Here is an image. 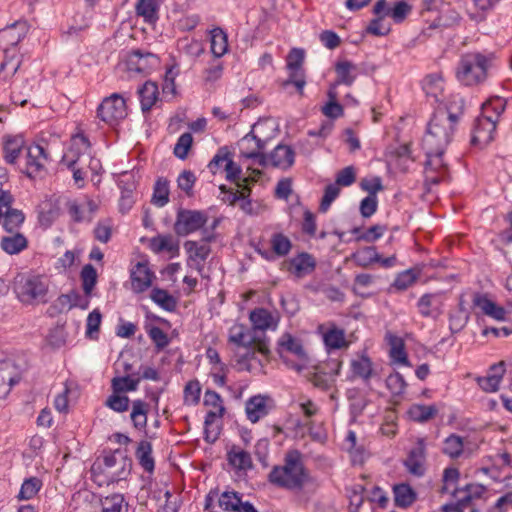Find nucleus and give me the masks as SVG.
<instances>
[{
	"mask_svg": "<svg viewBox=\"0 0 512 512\" xmlns=\"http://www.w3.org/2000/svg\"><path fill=\"white\" fill-rule=\"evenodd\" d=\"M351 370L355 376L367 382L373 375L372 361L367 355H362L359 359L352 360Z\"/></svg>",
	"mask_w": 512,
	"mask_h": 512,
	"instance_id": "obj_39",
	"label": "nucleus"
},
{
	"mask_svg": "<svg viewBox=\"0 0 512 512\" xmlns=\"http://www.w3.org/2000/svg\"><path fill=\"white\" fill-rule=\"evenodd\" d=\"M168 201L169 182L165 178H158L154 185L151 202L157 207H163Z\"/></svg>",
	"mask_w": 512,
	"mask_h": 512,
	"instance_id": "obj_43",
	"label": "nucleus"
},
{
	"mask_svg": "<svg viewBox=\"0 0 512 512\" xmlns=\"http://www.w3.org/2000/svg\"><path fill=\"white\" fill-rule=\"evenodd\" d=\"M203 237L201 242L197 241H186L184 243V248L189 255V259L196 263H203L208 258L211 248L208 243L212 242L215 239V234L208 232L207 230H203Z\"/></svg>",
	"mask_w": 512,
	"mask_h": 512,
	"instance_id": "obj_10",
	"label": "nucleus"
},
{
	"mask_svg": "<svg viewBox=\"0 0 512 512\" xmlns=\"http://www.w3.org/2000/svg\"><path fill=\"white\" fill-rule=\"evenodd\" d=\"M315 266L314 257L307 252L299 253L287 262V270L298 278L312 273Z\"/></svg>",
	"mask_w": 512,
	"mask_h": 512,
	"instance_id": "obj_14",
	"label": "nucleus"
},
{
	"mask_svg": "<svg viewBox=\"0 0 512 512\" xmlns=\"http://www.w3.org/2000/svg\"><path fill=\"white\" fill-rule=\"evenodd\" d=\"M406 386L407 383L399 372L392 373L386 378V387L394 396H401Z\"/></svg>",
	"mask_w": 512,
	"mask_h": 512,
	"instance_id": "obj_59",
	"label": "nucleus"
},
{
	"mask_svg": "<svg viewBox=\"0 0 512 512\" xmlns=\"http://www.w3.org/2000/svg\"><path fill=\"white\" fill-rule=\"evenodd\" d=\"M394 504L398 508L410 507L417 498L416 492L407 483L396 484L393 487Z\"/></svg>",
	"mask_w": 512,
	"mask_h": 512,
	"instance_id": "obj_26",
	"label": "nucleus"
},
{
	"mask_svg": "<svg viewBox=\"0 0 512 512\" xmlns=\"http://www.w3.org/2000/svg\"><path fill=\"white\" fill-rule=\"evenodd\" d=\"M242 503V496L236 491H225L218 496V504L226 512H237Z\"/></svg>",
	"mask_w": 512,
	"mask_h": 512,
	"instance_id": "obj_42",
	"label": "nucleus"
},
{
	"mask_svg": "<svg viewBox=\"0 0 512 512\" xmlns=\"http://www.w3.org/2000/svg\"><path fill=\"white\" fill-rule=\"evenodd\" d=\"M455 127L456 124L447 119L446 112L439 108L434 112L433 117L428 123L427 129L437 133V135L441 136L442 139H446L451 142L455 132Z\"/></svg>",
	"mask_w": 512,
	"mask_h": 512,
	"instance_id": "obj_12",
	"label": "nucleus"
},
{
	"mask_svg": "<svg viewBox=\"0 0 512 512\" xmlns=\"http://www.w3.org/2000/svg\"><path fill=\"white\" fill-rule=\"evenodd\" d=\"M485 492V487L482 484L469 483L463 487H455L451 491L452 497H460L462 502L468 507L472 504V500L479 499Z\"/></svg>",
	"mask_w": 512,
	"mask_h": 512,
	"instance_id": "obj_23",
	"label": "nucleus"
},
{
	"mask_svg": "<svg viewBox=\"0 0 512 512\" xmlns=\"http://www.w3.org/2000/svg\"><path fill=\"white\" fill-rule=\"evenodd\" d=\"M421 270L422 268L417 265L399 273L392 287L408 288L415 283L416 279L420 276Z\"/></svg>",
	"mask_w": 512,
	"mask_h": 512,
	"instance_id": "obj_46",
	"label": "nucleus"
},
{
	"mask_svg": "<svg viewBox=\"0 0 512 512\" xmlns=\"http://www.w3.org/2000/svg\"><path fill=\"white\" fill-rule=\"evenodd\" d=\"M141 110L143 113L149 112L158 100L159 90L155 82L146 81L139 89Z\"/></svg>",
	"mask_w": 512,
	"mask_h": 512,
	"instance_id": "obj_24",
	"label": "nucleus"
},
{
	"mask_svg": "<svg viewBox=\"0 0 512 512\" xmlns=\"http://www.w3.org/2000/svg\"><path fill=\"white\" fill-rule=\"evenodd\" d=\"M103 465L111 473L113 481L125 480L131 473L132 459L127 456L126 451L116 449L104 452Z\"/></svg>",
	"mask_w": 512,
	"mask_h": 512,
	"instance_id": "obj_5",
	"label": "nucleus"
},
{
	"mask_svg": "<svg viewBox=\"0 0 512 512\" xmlns=\"http://www.w3.org/2000/svg\"><path fill=\"white\" fill-rule=\"evenodd\" d=\"M22 56L16 48H5L4 59L0 64V77L7 80L15 75L21 66Z\"/></svg>",
	"mask_w": 512,
	"mask_h": 512,
	"instance_id": "obj_18",
	"label": "nucleus"
},
{
	"mask_svg": "<svg viewBox=\"0 0 512 512\" xmlns=\"http://www.w3.org/2000/svg\"><path fill=\"white\" fill-rule=\"evenodd\" d=\"M152 452V444L147 440H141L135 450V457L139 465L148 473H153L155 469V460Z\"/></svg>",
	"mask_w": 512,
	"mask_h": 512,
	"instance_id": "obj_28",
	"label": "nucleus"
},
{
	"mask_svg": "<svg viewBox=\"0 0 512 512\" xmlns=\"http://www.w3.org/2000/svg\"><path fill=\"white\" fill-rule=\"evenodd\" d=\"M21 378L22 370L12 360L0 361V399L6 398Z\"/></svg>",
	"mask_w": 512,
	"mask_h": 512,
	"instance_id": "obj_8",
	"label": "nucleus"
},
{
	"mask_svg": "<svg viewBox=\"0 0 512 512\" xmlns=\"http://www.w3.org/2000/svg\"><path fill=\"white\" fill-rule=\"evenodd\" d=\"M102 512H127V506L124 505V496L113 494L105 497L101 501Z\"/></svg>",
	"mask_w": 512,
	"mask_h": 512,
	"instance_id": "obj_52",
	"label": "nucleus"
},
{
	"mask_svg": "<svg viewBox=\"0 0 512 512\" xmlns=\"http://www.w3.org/2000/svg\"><path fill=\"white\" fill-rule=\"evenodd\" d=\"M267 398L262 395H256L250 397L245 404V412L247 418L252 422L256 423L261 418L268 414V407L266 404Z\"/></svg>",
	"mask_w": 512,
	"mask_h": 512,
	"instance_id": "obj_22",
	"label": "nucleus"
},
{
	"mask_svg": "<svg viewBox=\"0 0 512 512\" xmlns=\"http://www.w3.org/2000/svg\"><path fill=\"white\" fill-rule=\"evenodd\" d=\"M271 247L278 256H285L290 252L292 244L284 234L275 233L271 237Z\"/></svg>",
	"mask_w": 512,
	"mask_h": 512,
	"instance_id": "obj_55",
	"label": "nucleus"
},
{
	"mask_svg": "<svg viewBox=\"0 0 512 512\" xmlns=\"http://www.w3.org/2000/svg\"><path fill=\"white\" fill-rule=\"evenodd\" d=\"M465 102L460 95H451L443 111L449 121L457 124L464 111Z\"/></svg>",
	"mask_w": 512,
	"mask_h": 512,
	"instance_id": "obj_38",
	"label": "nucleus"
},
{
	"mask_svg": "<svg viewBox=\"0 0 512 512\" xmlns=\"http://www.w3.org/2000/svg\"><path fill=\"white\" fill-rule=\"evenodd\" d=\"M178 45L184 53L193 57H198L204 52L203 43L196 39L184 37L179 40Z\"/></svg>",
	"mask_w": 512,
	"mask_h": 512,
	"instance_id": "obj_60",
	"label": "nucleus"
},
{
	"mask_svg": "<svg viewBox=\"0 0 512 512\" xmlns=\"http://www.w3.org/2000/svg\"><path fill=\"white\" fill-rule=\"evenodd\" d=\"M102 315L98 309L91 311L87 317L86 336L90 339H97L101 325Z\"/></svg>",
	"mask_w": 512,
	"mask_h": 512,
	"instance_id": "obj_61",
	"label": "nucleus"
},
{
	"mask_svg": "<svg viewBox=\"0 0 512 512\" xmlns=\"http://www.w3.org/2000/svg\"><path fill=\"white\" fill-rule=\"evenodd\" d=\"M126 115V102L118 93H113L104 98L97 108L98 118L109 125L118 123L120 120L124 119Z\"/></svg>",
	"mask_w": 512,
	"mask_h": 512,
	"instance_id": "obj_4",
	"label": "nucleus"
},
{
	"mask_svg": "<svg viewBox=\"0 0 512 512\" xmlns=\"http://www.w3.org/2000/svg\"><path fill=\"white\" fill-rule=\"evenodd\" d=\"M48 290H14L16 297L24 304H38L46 302Z\"/></svg>",
	"mask_w": 512,
	"mask_h": 512,
	"instance_id": "obj_49",
	"label": "nucleus"
},
{
	"mask_svg": "<svg viewBox=\"0 0 512 512\" xmlns=\"http://www.w3.org/2000/svg\"><path fill=\"white\" fill-rule=\"evenodd\" d=\"M76 290H71L68 294L60 295L57 300L49 307L48 312L51 316L55 314L69 311L75 306H79L82 309H86L88 302L84 304L78 303L79 296L75 293Z\"/></svg>",
	"mask_w": 512,
	"mask_h": 512,
	"instance_id": "obj_21",
	"label": "nucleus"
},
{
	"mask_svg": "<svg viewBox=\"0 0 512 512\" xmlns=\"http://www.w3.org/2000/svg\"><path fill=\"white\" fill-rule=\"evenodd\" d=\"M427 160L425 162V181L437 185L439 184L445 173L446 165L443 162V154H426Z\"/></svg>",
	"mask_w": 512,
	"mask_h": 512,
	"instance_id": "obj_13",
	"label": "nucleus"
},
{
	"mask_svg": "<svg viewBox=\"0 0 512 512\" xmlns=\"http://www.w3.org/2000/svg\"><path fill=\"white\" fill-rule=\"evenodd\" d=\"M130 399L128 396L123 395L121 392H114L106 399L105 406L111 410L122 413L128 410Z\"/></svg>",
	"mask_w": 512,
	"mask_h": 512,
	"instance_id": "obj_50",
	"label": "nucleus"
},
{
	"mask_svg": "<svg viewBox=\"0 0 512 512\" xmlns=\"http://www.w3.org/2000/svg\"><path fill=\"white\" fill-rule=\"evenodd\" d=\"M279 346L296 355L299 359L307 360V354L301 341L293 337L291 334H284L279 340Z\"/></svg>",
	"mask_w": 512,
	"mask_h": 512,
	"instance_id": "obj_40",
	"label": "nucleus"
},
{
	"mask_svg": "<svg viewBox=\"0 0 512 512\" xmlns=\"http://www.w3.org/2000/svg\"><path fill=\"white\" fill-rule=\"evenodd\" d=\"M42 481L37 477H30L23 481L17 498L19 500L32 499L41 489Z\"/></svg>",
	"mask_w": 512,
	"mask_h": 512,
	"instance_id": "obj_47",
	"label": "nucleus"
},
{
	"mask_svg": "<svg viewBox=\"0 0 512 512\" xmlns=\"http://www.w3.org/2000/svg\"><path fill=\"white\" fill-rule=\"evenodd\" d=\"M14 201L8 203H0V224L5 232L19 231L25 221V214L22 210L12 207Z\"/></svg>",
	"mask_w": 512,
	"mask_h": 512,
	"instance_id": "obj_11",
	"label": "nucleus"
},
{
	"mask_svg": "<svg viewBox=\"0 0 512 512\" xmlns=\"http://www.w3.org/2000/svg\"><path fill=\"white\" fill-rule=\"evenodd\" d=\"M225 412V407H220V410L214 411L210 410L206 413L204 420V440L213 444L217 441L220 435V431L218 428H212L213 423L217 418H222Z\"/></svg>",
	"mask_w": 512,
	"mask_h": 512,
	"instance_id": "obj_32",
	"label": "nucleus"
},
{
	"mask_svg": "<svg viewBox=\"0 0 512 512\" xmlns=\"http://www.w3.org/2000/svg\"><path fill=\"white\" fill-rule=\"evenodd\" d=\"M228 342L242 348L252 346L256 342V334L244 324L235 323L229 328Z\"/></svg>",
	"mask_w": 512,
	"mask_h": 512,
	"instance_id": "obj_15",
	"label": "nucleus"
},
{
	"mask_svg": "<svg viewBox=\"0 0 512 512\" xmlns=\"http://www.w3.org/2000/svg\"><path fill=\"white\" fill-rule=\"evenodd\" d=\"M464 439L457 434H450L443 443L442 452L451 459H457L463 454Z\"/></svg>",
	"mask_w": 512,
	"mask_h": 512,
	"instance_id": "obj_37",
	"label": "nucleus"
},
{
	"mask_svg": "<svg viewBox=\"0 0 512 512\" xmlns=\"http://www.w3.org/2000/svg\"><path fill=\"white\" fill-rule=\"evenodd\" d=\"M227 460L231 466L237 470H250L253 468L252 457L249 452L239 449L237 446L232 448L227 453Z\"/></svg>",
	"mask_w": 512,
	"mask_h": 512,
	"instance_id": "obj_29",
	"label": "nucleus"
},
{
	"mask_svg": "<svg viewBox=\"0 0 512 512\" xmlns=\"http://www.w3.org/2000/svg\"><path fill=\"white\" fill-rule=\"evenodd\" d=\"M24 146V139L22 136L16 135L11 136L7 135L3 137V153L4 159L7 163H14L18 158L19 153L21 152Z\"/></svg>",
	"mask_w": 512,
	"mask_h": 512,
	"instance_id": "obj_30",
	"label": "nucleus"
},
{
	"mask_svg": "<svg viewBox=\"0 0 512 512\" xmlns=\"http://www.w3.org/2000/svg\"><path fill=\"white\" fill-rule=\"evenodd\" d=\"M47 161L48 155L44 147L39 144L31 145L27 148L25 168L21 171L27 177L34 179L44 171Z\"/></svg>",
	"mask_w": 512,
	"mask_h": 512,
	"instance_id": "obj_7",
	"label": "nucleus"
},
{
	"mask_svg": "<svg viewBox=\"0 0 512 512\" xmlns=\"http://www.w3.org/2000/svg\"><path fill=\"white\" fill-rule=\"evenodd\" d=\"M167 292L168 290H151L150 298L165 311L173 312L177 307V300Z\"/></svg>",
	"mask_w": 512,
	"mask_h": 512,
	"instance_id": "obj_45",
	"label": "nucleus"
},
{
	"mask_svg": "<svg viewBox=\"0 0 512 512\" xmlns=\"http://www.w3.org/2000/svg\"><path fill=\"white\" fill-rule=\"evenodd\" d=\"M150 248L155 253L162 251L173 252L178 249L170 235H158L150 240Z\"/></svg>",
	"mask_w": 512,
	"mask_h": 512,
	"instance_id": "obj_51",
	"label": "nucleus"
},
{
	"mask_svg": "<svg viewBox=\"0 0 512 512\" xmlns=\"http://www.w3.org/2000/svg\"><path fill=\"white\" fill-rule=\"evenodd\" d=\"M148 336L155 344L157 350H162L169 344L168 335L158 326L151 327L148 331Z\"/></svg>",
	"mask_w": 512,
	"mask_h": 512,
	"instance_id": "obj_63",
	"label": "nucleus"
},
{
	"mask_svg": "<svg viewBox=\"0 0 512 512\" xmlns=\"http://www.w3.org/2000/svg\"><path fill=\"white\" fill-rule=\"evenodd\" d=\"M412 6L404 1H397L391 8L389 12V17L397 24L402 23L407 16L411 13Z\"/></svg>",
	"mask_w": 512,
	"mask_h": 512,
	"instance_id": "obj_56",
	"label": "nucleus"
},
{
	"mask_svg": "<svg viewBox=\"0 0 512 512\" xmlns=\"http://www.w3.org/2000/svg\"><path fill=\"white\" fill-rule=\"evenodd\" d=\"M295 152L291 146L278 144L270 153L271 166L286 170L294 164Z\"/></svg>",
	"mask_w": 512,
	"mask_h": 512,
	"instance_id": "obj_19",
	"label": "nucleus"
},
{
	"mask_svg": "<svg viewBox=\"0 0 512 512\" xmlns=\"http://www.w3.org/2000/svg\"><path fill=\"white\" fill-rule=\"evenodd\" d=\"M44 278L40 275H31V274H18L14 278V284L21 286V288H45Z\"/></svg>",
	"mask_w": 512,
	"mask_h": 512,
	"instance_id": "obj_53",
	"label": "nucleus"
},
{
	"mask_svg": "<svg viewBox=\"0 0 512 512\" xmlns=\"http://www.w3.org/2000/svg\"><path fill=\"white\" fill-rule=\"evenodd\" d=\"M324 343L330 349H340L346 346L345 334L342 329H330L324 335Z\"/></svg>",
	"mask_w": 512,
	"mask_h": 512,
	"instance_id": "obj_54",
	"label": "nucleus"
},
{
	"mask_svg": "<svg viewBox=\"0 0 512 512\" xmlns=\"http://www.w3.org/2000/svg\"><path fill=\"white\" fill-rule=\"evenodd\" d=\"M336 80L334 87L338 85L352 86L357 77V66L349 60H340L335 63Z\"/></svg>",
	"mask_w": 512,
	"mask_h": 512,
	"instance_id": "obj_20",
	"label": "nucleus"
},
{
	"mask_svg": "<svg viewBox=\"0 0 512 512\" xmlns=\"http://www.w3.org/2000/svg\"><path fill=\"white\" fill-rule=\"evenodd\" d=\"M208 222V215L200 210L179 209L174 231L178 236H187L202 229Z\"/></svg>",
	"mask_w": 512,
	"mask_h": 512,
	"instance_id": "obj_3",
	"label": "nucleus"
},
{
	"mask_svg": "<svg viewBox=\"0 0 512 512\" xmlns=\"http://www.w3.org/2000/svg\"><path fill=\"white\" fill-rule=\"evenodd\" d=\"M158 9L159 6L156 0H138L135 6L136 14L143 17L144 21L149 24L158 20Z\"/></svg>",
	"mask_w": 512,
	"mask_h": 512,
	"instance_id": "obj_34",
	"label": "nucleus"
},
{
	"mask_svg": "<svg viewBox=\"0 0 512 512\" xmlns=\"http://www.w3.org/2000/svg\"><path fill=\"white\" fill-rule=\"evenodd\" d=\"M438 410L435 405H413L409 409V415L412 420L424 423L428 420L432 419L436 414Z\"/></svg>",
	"mask_w": 512,
	"mask_h": 512,
	"instance_id": "obj_44",
	"label": "nucleus"
},
{
	"mask_svg": "<svg viewBox=\"0 0 512 512\" xmlns=\"http://www.w3.org/2000/svg\"><path fill=\"white\" fill-rule=\"evenodd\" d=\"M460 20V14L447 3V5L442 8V11H439L438 17L422 30V35L424 37H431L433 31L440 30L441 32L444 28L459 25Z\"/></svg>",
	"mask_w": 512,
	"mask_h": 512,
	"instance_id": "obj_9",
	"label": "nucleus"
},
{
	"mask_svg": "<svg viewBox=\"0 0 512 512\" xmlns=\"http://www.w3.org/2000/svg\"><path fill=\"white\" fill-rule=\"evenodd\" d=\"M28 31V24L26 21H16L7 26L2 32L1 36L7 40L9 48H16V45L23 39Z\"/></svg>",
	"mask_w": 512,
	"mask_h": 512,
	"instance_id": "obj_27",
	"label": "nucleus"
},
{
	"mask_svg": "<svg viewBox=\"0 0 512 512\" xmlns=\"http://www.w3.org/2000/svg\"><path fill=\"white\" fill-rule=\"evenodd\" d=\"M473 305L479 308L480 311L497 321H504L506 319V311L502 306L497 305L494 301L482 296L478 293L473 295Z\"/></svg>",
	"mask_w": 512,
	"mask_h": 512,
	"instance_id": "obj_16",
	"label": "nucleus"
},
{
	"mask_svg": "<svg viewBox=\"0 0 512 512\" xmlns=\"http://www.w3.org/2000/svg\"><path fill=\"white\" fill-rule=\"evenodd\" d=\"M495 60L493 53L469 52L461 56L456 77L465 86L483 83L492 69Z\"/></svg>",
	"mask_w": 512,
	"mask_h": 512,
	"instance_id": "obj_2",
	"label": "nucleus"
},
{
	"mask_svg": "<svg viewBox=\"0 0 512 512\" xmlns=\"http://www.w3.org/2000/svg\"><path fill=\"white\" fill-rule=\"evenodd\" d=\"M148 411L149 405L145 401L137 399L132 402L130 419L136 429L143 430L146 428Z\"/></svg>",
	"mask_w": 512,
	"mask_h": 512,
	"instance_id": "obj_33",
	"label": "nucleus"
},
{
	"mask_svg": "<svg viewBox=\"0 0 512 512\" xmlns=\"http://www.w3.org/2000/svg\"><path fill=\"white\" fill-rule=\"evenodd\" d=\"M422 88L428 97H433L439 102L443 92V79L438 74L428 75L422 82Z\"/></svg>",
	"mask_w": 512,
	"mask_h": 512,
	"instance_id": "obj_35",
	"label": "nucleus"
},
{
	"mask_svg": "<svg viewBox=\"0 0 512 512\" xmlns=\"http://www.w3.org/2000/svg\"><path fill=\"white\" fill-rule=\"evenodd\" d=\"M250 321L256 333L257 330L264 331L268 329L273 323V317L268 310L258 308L250 313Z\"/></svg>",
	"mask_w": 512,
	"mask_h": 512,
	"instance_id": "obj_41",
	"label": "nucleus"
},
{
	"mask_svg": "<svg viewBox=\"0 0 512 512\" xmlns=\"http://www.w3.org/2000/svg\"><path fill=\"white\" fill-rule=\"evenodd\" d=\"M211 52L216 58L222 57L228 50L227 34L217 27L211 30Z\"/></svg>",
	"mask_w": 512,
	"mask_h": 512,
	"instance_id": "obj_36",
	"label": "nucleus"
},
{
	"mask_svg": "<svg viewBox=\"0 0 512 512\" xmlns=\"http://www.w3.org/2000/svg\"><path fill=\"white\" fill-rule=\"evenodd\" d=\"M496 123L493 116L482 115L477 117L473 126L471 144L480 148L489 144L494 138Z\"/></svg>",
	"mask_w": 512,
	"mask_h": 512,
	"instance_id": "obj_6",
	"label": "nucleus"
},
{
	"mask_svg": "<svg viewBox=\"0 0 512 512\" xmlns=\"http://www.w3.org/2000/svg\"><path fill=\"white\" fill-rule=\"evenodd\" d=\"M193 143V137L192 134L189 132H185L177 140V143L175 144L173 153L174 155L184 160L187 158L188 152L192 146Z\"/></svg>",
	"mask_w": 512,
	"mask_h": 512,
	"instance_id": "obj_57",
	"label": "nucleus"
},
{
	"mask_svg": "<svg viewBox=\"0 0 512 512\" xmlns=\"http://www.w3.org/2000/svg\"><path fill=\"white\" fill-rule=\"evenodd\" d=\"M154 273L145 262H138L131 270V280L134 288H149Z\"/></svg>",
	"mask_w": 512,
	"mask_h": 512,
	"instance_id": "obj_25",
	"label": "nucleus"
},
{
	"mask_svg": "<svg viewBox=\"0 0 512 512\" xmlns=\"http://www.w3.org/2000/svg\"><path fill=\"white\" fill-rule=\"evenodd\" d=\"M449 143V141L442 139V137L437 135V133L428 129L422 140V146L425 154H444Z\"/></svg>",
	"mask_w": 512,
	"mask_h": 512,
	"instance_id": "obj_31",
	"label": "nucleus"
},
{
	"mask_svg": "<svg viewBox=\"0 0 512 512\" xmlns=\"http://www.w3.org/2000/svg\"><path fill=\"white\" fill-rule=\"evenodd\" d=\"M309 479L302 453L296 449L288 451L283 465L274 466L268 474V481L272 485L291 491L302 490Z\"/></svg>",
	"mask_w": 512,
	"mask_h": 512,
	"instance_id": "obj_1",
	"label": "nucleus"
},
{
	"mask_svg": "<svg viewBox=\"0 0 512 512\" xmlns=\"http://www.w3.org/2000/svg\"><path fill=\"white\" fill-rule=\"evenodd\" d=\"M232 156L227 146H222L218 149L217 153L213 156L208 164V169L212 174H216L220 167Z\"/></svg>",
	"mask_w": 512,
	"mask_h": 512,
	"instance_id": "obj_62",
	"label": "nucleus"
},
{
	"mask_svg": "<svg viewBox=\"0 0 512 512\" xmlns=\"http://www.w3.org/2000/svg\"><path fill=\"white\" fill-rule=\"evenodd\" d=\"M28 246V239L20 231L6 232L0 240L1 249L9 255L19 254Z\"/></svg>",
	"mask_w": 512,
	"mask_h": 512,
	"instance_id": "obj_17",
	"label": "nucleus"
},
{
	"mask_svg": "<svg viewBox=\"0 0 512 512\" xmlns=\"http://www.w3.org/2000/svg\"><path fill=\"white\" fill-rule=\"evenodd\" d=\"M340 186L336 183L327 185L324 189V194L319 205V211L325 213L330 208L332 202L339 196Z\"/></svg>",
	"mask_w": 512,
	"mask_h": 512,
	"instance_id": "obj_58",
	"label": "nucleus"
},
{
	"mask_svg": "<svg viewBox=\"0 0 512 512\" xmlns=\"http://www.w3.org/2000/svg\"><path fill=\"white\" fill-rule=\"evenodd\" d=\"M140 381V378L134 379L128 375L123 377H114L111 381V388L114 392H132L137 390Z\"/></svg>",
	"mask_w": 512,
	"mask_h": 512,
	"instance_id": "obj_48",
	"label": "nucleus"
},
{
	"mask_svg": "<svg viewBox=\"0 0 512 512\" xmlns=\"http://www.w3.org/2000/svg\"><path fill=\"white\" fill-rule=\"evenodd\" d=\"M305 58V52L301 48H293L287 55L286 68L287 69H298L303 68Z\"/></svg>",
	"mask_w": 512,
	"mask_h": 512,
	"instance_id": "obj_64",
	"label": "nucleus"
}]
</instances>
